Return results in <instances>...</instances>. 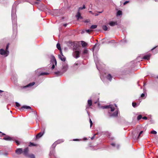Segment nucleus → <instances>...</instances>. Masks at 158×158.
Here are the masks:
<instances>
[{"mask_svg":"<svg viewBox=\"0 0 158 158\" xmlns=\"http://www.w3.org/2000/svg\"><path fill=\"white\" fill-rule=\"evenodd\" d=\"M16 106L17 107H19L20 106V104L18 102H15Z\"/></svg>","mask_w":158,"mask_h":158,"instance_id":"2f4dec72","label":"nucleus"},{"mask_svg":"<svg viewBox=\"0 0 158 158\" xmlns=\"http://www.w3.org/2000/svg\"><path fill=\"white\" fill-rule=\"evenodd\" d=\"M89 122L90 123V127H91L93 124V122L90 118L89 119Z\"/></svg>","mask_w":158,"mask_h":158,"instance_id":"c756f323","label":"nucleus"},{"mask_svg":"<svg viewBox=\"0 0 158 158\" xmlns=\"http://www.w3.org/2000/svg\"><path fill=\"white\" fill-rule=\"evenodd\" d=\"M95 46H96V45H95L93 47V50H94V49H95Z\"/></svg>","mask_w":158,"mask_h":158,"instance_id":"de8ad7c7","label":"nucleus"},{"mask_svg":"<svg viewBox=\"0 0 158 158\" xmlns=\"http://www.w3.org/2000/svg\"><path fill=\"white\" fill-rule=\"evenodd\" d=\"M3 91L1 90H0V93H1V92H3Z\"/></svg>","mask_w":158,"mask_h":158,"instance_id":"6e6d98bb","label":"nucleus"},{"mask_svg":"<svg viewBox=\"0 0 158 158\" xmlns=\"http://www.w3.org/2000/svg\"><path fill=\"white\" fill-rule=\"evenodd\" d=\"M44 133V130L43 132H41L38 134L36 136V137L37 139H39L42 137Z\"/></svg>","mask_w":158,"mask_h":158,"instance_id":"6e6552de","label":"nucleus"},{"mask_svg":"<svg viewBox=\"0 0 158 158\" xmlns=\"http://www.w3.org/2000/svg\"><path fill=\"white\" fill-rule=\"evenodd\" d=\"M156 78L158 79V76H157Z\"/></svg>","mask_w":158,"mask_h":158,"instance_id":"0e129e2a","label":"nucleus"},{"mask_svg":"<svg viewBox=\"0 0 158 158\" xmlns=\"http://www.w3.org/2000/svg\"><path fill=\"white\" fill-rule=\"evenodd\" d=\"M30 158H35V156L33 155H31L29 156Z\"/></svg>","mask_w":158,"mask_h":158,"instance_id":"473e14b6","label":"nucleus"},{"mask_svg":"<svg viewBox=\"0 0 158 158\" xmlns=\"http://www.w3.org/2000/svg\"><path fill=\"white\" fill-rule=\"evenodd\" d=\"M85 22H88V21H85Z\"/></svg>","mask_w":158,"mask_h":158,"instance_id":"69168bd1","label":"nucleus"},{"mask_svg":"<svg viewBox=\"0 0 158 158\" xmlns=\"http://www.w3.org/2000/svg\"><path fill=\"white\" fill-rule=\"evenodd\" d=\"M8 154L7 153H5L4 155H7Z\"/></svg>","mask_w":158,"mask_h":158,"instance_id":"864d4df0","label":"nucleus"},{"mask_svg":"<svg viewBox=\"0 0 158 158\" xmlns=\"http://www.w3.org/2000/svg\"><path fill=\"white\" fill-rule=\"evenodd\" d=\"M150 56L151 55L150 54H148L144 56L143 58L144 59L148 60L149 59Z\"/></svg>","mask_w":158,"mask_h":158,"instance_id":"f8f14e48","label":"nucleus"},{"mask_svg":"<svg viewBox=\"0 0 158 158\" xmlns=\"http://www.w3.org/2000/svg\"><path fill=\"white\" fill-rule=\"evenodd\" d=\"M85 5H83L82 7H79L78 8V11H79L80 10H82V9H85Z\"/></svg>","mask_w":158,"mask_h":158,"instance_id":"c85d7f7f","label":"nucleus"},{"mask_svg":"<svg viewBox=\"0 0 158 158\" xmlns=\"http://www.w3.org/2000/svg\"><path fill=\"white\" fill-rule=\"evenodd\" d=\"M56 61L54 56L52 57L51 60L50 65H52L51 69H52L55 68V65H56Z\"/></svg>","mask_w":158,"mask_h":158,"instance_id":"f257e3e1","label":"nucleus"},{"mask_svg":"<svg viewBox=\"0 0 158 158\" xmlns=\"http://www.w3.org/2000/svg\"><path fill=\"white\" fill-rule=\"evenodd\" d=\"M0 135H4L5 134L3 133H2L0 131Z\"/></svg>","mask_w":158,"mask_h":158,"instance_id":"a18cd8bd","label":"nucleus"},{"mask_svg":"<svg viewBox=\"0 0 158 158\" xmlns=\"http://www.w3.org/2000/svg\"><path fill=\"white\" fill-rule=\"evenodd\" d=\"M77 65V64H74V65H75H75Z\"/></svg>","mask_w":158,"mask_h":158,"instance_id":"bf43d9fd","label":"nucleus"},{"mask_svg":"<svg viewBox=\"0 0 158 158\" xmlns=\"http://www.w3.org/2000/svg\"><path fill=\"white\" fill-rule=\"evenodd\" d=\"M35 3H36V4H38V2H35Z\"/></svg>","mask_w":158,"mask_h":158,"instance_id":"13d9d810","label":"nucleus"},{"mask_svg":"<svg viewBox=\"0 0 158 158\" xmlns=\"http://www.w3.org/2000/svg\"><path fill=\"white\" fill-rule=\"evenodd\" d=\"M76 16L77 18V19H81L82 18V17L81 16V15L80 12H79V11H78L77 12V15H76Z\"/></svg>","mask_w":158,"mask_h":158,"instance_id":"ddd939ff","label":"nucleus"},{"mask_svg":"<svg viewBox=\"0 0 158 158\" xmlns=\"http://www.w3.org/2000/svg\"><path fill=\"white\" fill-rule=\"evenodd\" d=\"M35 145H34V144L32 143H30V145L29 146H34Z\"/></svg>","mask_w":158,"mask_h":158,"instance_id":"79ce46f5","label":"nucleus"},{"mask_svg":"<svg viewBox=\"0 0 158 158\" xmlns=\"http://www.w3.org/2000/svg\"><path fill=\"white\" fill-rule=\"evenodd\" d=\"M122 41L123 42H124V43H126L127 42V41H126V39H123V40Z\"/></svg>","mask_w":158,"mask_h":158,"instance_id":"a19ab883","label":"nucleus"},{"mask_svg":"<svg viewBox=\"0 0 158 158\" xmlns=\"http://www.w3.org/2000/svg\"><path fill=\"white\" fill-rule=\"evenodd\" d=\"M103 109L110 108L111 111H113L114 110V107L113 105H109L108 106H105L102 107Z\"/></svg>","mask_w":158,"mask_h":158,"instance_id":"7ed1b4c3","label":"nucleus"},{"mask_svg":"<svg viewBox=\"0 0 158 158\" xmlns=\"http://www.w3.org/2000/svg\"><path fill=\"white\" fill-rule=\"evenodd\" d=\"M109 25L111 26H113L115 25H117V23L116 22H110L109 23Z\"/></svg>","mask_w":158,"mask_h":158,"instance_id":"4468645a","label":"nucleus"},{"mask_svg":"<svg viewBox=\"0 0 158 158\" xmlns=\"http://www.w3.org/2000/svg\"><path fill=\"white\" fill-rule=\"evenodd\" d=\"M80 52L78 51H76L73 53V56L76 58H77L79 57Z\"/></svg>","mask_w":158,"mask_h":158,"instance_id":"0eeeda50","label":"nucleus"},{"mask_svg":"<svg viewBox=\"0 0 158 158\" xmlns=\"http://www.w3.org/2000/svg\"><path fill=\"white\" fill-rule=\"evenodd\" d=\"M97 25H93L90 27V28L92 29H94L97 28Z\"/></svg>","mask_w":158,"mask_h":158,"instance_id":"b1692460","label":"nucleus"},{"mask_svg":"<svg viewBox=\"0 0 158 158\" xmlns=\"http://www.w3.org/2000/svg\"><path fill=\"white\" fill-rule=\"evenodd\" d=\"M142 118V116L141 115H139L137 118V119L138 120H139Z\"/></svg>","mask_w":158,"mask_h":158,"instance_id":"cd10ccee","label":"nucleus"},{"mask_svg":"<svg viewBox=\"0 0 158 158\" xmlns=\"http://www.w3.org/2000/svg\"><path fill=\"white\" fill-rule=\"evenodd\" d=\"M132 106L133 107H135L136 103L133 102L132 103Z\"/></svg>","mask_w":158,"mask_h":158,"instance_id":"72a5a7b5","label":"nucleus"},{"mask_svg":"<svg viewBox=\"0 0 158 158\" xmlns=\"http://www.w3.org/2000/svg\"><path fill=\"white\" fill-rule=\"evenodd\" d=\"M2 154V151H0V154Z\"/></svg>","mask_w":158,"mask_h":158,"instance_id":"3c124183","label":"nucleus"},{"mask_svg":"<svg viewBox=\"0 0 158 158\" xmlns=\"http://www.w3.org/2000/svg\"><path fill=\"white\" fill-rule=\"evenodd\" d=\"M89 13H92V12L91 11H89Z\"/></svg>","mask_w":158,"mask_h":158,"instance_id":"052dcab7","label":"nucleus"},{"mask_svg":"<svg viewBox=\"0 0 158 158\" xmlns=\"http://www.w3.org/2000/svg\"><path fill=\"white\" fill-rule=\"evenodd\" d=\"M92 31V30H86V31L87 33H89L90 32H91Z\"/></svg>","mask_w":158,"mask_h":158,"instance_id":"f704fd0d","label":"nucleus"},{"mask_svg":"<svg viewBox=\"0 0 158 158\" xmlns=\"http://www.w3.org/2000/svg\"><path fill=\"white\" fill-rule=\"evenodd\" d=\"M48 74V73H41L40 75V76H41V75H47Z\"/></svg>","mask_w":158,"mask_h":158,"instance_id":"a878e982","label":"nucleus"},{"mask_svg":"<svg viewBox=\"0 0 158 158\" xmlns=\"http://www.w3.org/2000/svg\"><path fill=\"white\" fill-rule=\"evenodd\" d=\"M143 119L145 120H146L147 119V118L146 117L144 116L143 118Z\"/></svg>","mask_w":158,"mask_h":158,"instance_id":"37998d69","label":"nucleus"},{"mask_svg":"<svg viewBox=\"0 0 158 158\" xmlns=\"http://www.w3.org/2000/svg\"><path fill=\"white\" fill-rule=\"evenodd\" d=\"M15 143H16V144L18 145L19 144V141L17 140L15 141Z\"/></svg>","mask_w":158,"mask_h":158,"instance_id":"4c0bfd02","label":"nucleus"},{"mask_svg":"<svg viewBox=\"0 0 158 158\" xmlns=\"http://www.w3.org/2000/svg\"><path fill=\"white\" fill-rule=\"evenodd\" d=\"M143 133V131H141L139 133V135L138 137V138H139V136H140V135L142 134Z\"/></svg>","mask_w":158,"mask_h":158,"instance_id":"c9c22d12","label":"nucleus"},{"mask_svg":"<svg viewBox=\"0 0 158 158\" xmlns=\"http://www.w3.org/2000/svg\"><path fill=\"white\" fill-rule=\"evenodd\" d=\"M9 53L8 50H5L2 49L0 50V54L1 55L4 56H8Z\"/></svg>","mask_w":158,"mask_h":158,"instance_id":"f03ea898","label":"nucleus"},{"mask_svg":"<svg viewBox=\"0 0 158 158\" xmlns=\"http://www.w3.org/2000/svg\"><path fill=\"white\" fill-rule=\"evenodd\" d=\"M122 11L120 10H119L117 12V15H122Z\"/></svg>","mask_w":158,"mask_h":158,"instance_id":"bb28decb","label":"nucleus"},{"mask_svg":"<svg viewBox=\"0 0 158 158\" xmlns=\"http://www.w3.org/2000/svg\"><path fill=\"white\" fill-rule=\"evenodd\" d=\"M105 77L106 76V78L107 79L109 80L110 81H111V80L112 79V77L110 74H108L107 75H106V74H105Z\"/></svg>","mask_w":158,"mask_h":158,"instance_id":"9d476101","label":"nucleus"},{"mask_svg":"<svg viewBox=\"0 0 158 158\" xmlns=\"http://www.w3.org/2000/svg\"><path fill=\"white\" fill-rule=\"evenodd\" d=\"M95 135L93 137L91 138V139H93L94 138Z\"/></svg>","mask_w":158,"mask_h":158,"instance_id":"8fccbe9b","label":"nucleus"},{"mask_svg":"<svg viewBox=\"0 0 158 158\" xmlns=\"http://www.w3.org/2000/svg\"><path fill=\"white\" fill-rule=\"evenodd\" d=\"M128 2H128V1H126V2H125L123 4H124V5H125L127 3H128Z\"/></svg>","mask_w":158,"mask_h":158,"instance_id":"c03bdc74","label":"nucleus"},{"mask_svg":"<svg viewBox=\"0 0 158 158\" xmlns=\"http://www.w3.org/2000/svg\"><path fill=\"white\" fill-rule=\"evenodd\" d=\"M114 106L116 107H117V106L115 104H114Z\"/></svg>","mask_w":158,"mask_h":158,"instance_id":"680f3d73","label":"nucleus"},{"mask_svg":"<svg viewBox=\"0 0 158 158\" xmlns=\"http://www.w3.org/2000/svg\"><path fill=\"white\" fill-rule=\"evenodd\" d=\"M9 48V44H8L6 47V50L7 51V50H8V48Z\"/></svg>","mask_w":158,"mask_h":158,"instance_id":"58836bf2","label":"nucleus"},{"mask_svg":"<svg viewBox=\"0 0 158 158\" xmlns=\"http://www.w3.org/2000/svg\"><path fill=\"white\" fill-rule=\"evenodd\" d=\"M67 25V24H64V27H66Z\"/></svg>","mask_w":158,"mask_h":158,"instance_id":"5fc2aeb1","label":"nucleus"},{"mask_svg":"<svg viewBox=\"0 0 158 158\" xmlns=\"http://www.w3.org/2000/svg\"><path fill=\"white\" fill-rule=\"evenodd\" d=\"M54 73L56 75H60V72L59 71H57V72H54Z\"/></svg>","mask_w":158,"mask_h":158,"instance_id":"393cba45","label":"nucleus"},{"mask_svg":"<svg viewBox=\"0 0 158 158\" xmlns=\"http://www.w3.org/2000/svg\"><path fill=\"white\" fill-rule=\"evenodd\" d=\"M22 148H18L15 151V152L18 154H20L23 152Z\"/></svg>","mask_w":158,"mask_h":158,"instance_id":"1a4fd4ad","label":"nucleus"},{"mask_svg":"<svg viewBox=\"0 0 158 158\" xmlns=\"http://www.w3.org/2000/svg\"><path fill=\"white\" fill-rule=\"evenodd\" d=\"M88 104L89 106H90L92 105V101L91 100H89L88 101Z\"/></svg>","mask_w":158,"mask_h":158,"instance_id":"4be33fe9","label":"nucleus"},{"mask_svg":"<svg viewBox=\"0 0 158 158\" xmlns=\"http://www.w3.org/2000/svg\"><path fill=\"white\" fill-rule=\"evenodd\" d=\"M156 47H154V48H152V50H153Z\"/></svg>","mask_w":158,"mask_h":158,"instance_id":"4d7b16f0","label":"nucleus"},{"mask_svg":"<svg viewBox=\"0 0 158 158\" xmlns=\"http://www.w3.org/2000/svg\"><path fill=\"white\" fill-rule=\"evenodd\" d=\"M81 44L83 47H85L87 46V44L84 41H81Z\"/></svg>","mask_w":158,"mask_h":158,"instance_id":"6ab92c4d","label":"nucleus"},{"mask_svg":"<svg viewBox=\"0 0 158 158\" xmlns=\"http://www.w3.org/2000/svg\"><path fill=\"white\" fill-rule=\"evenodd\" d=\"M35 84V82H32L31 83L25 86L24 87L26 88L27 87H29L30 86H32L33 85H34Z\"/></svg>","mask_w":158,"mask_h":158,"instance_id":"dca6fc26","label":"nucleus"},{"mask_svg":"<svg viewBox=\"0 0 158 158\" xmlns=\"http://www.w3.org/2000/svg\"><path fill=\"white\" fill-rule=\"evenodd\" d=\"M16 11V9L15 8H13L12 10V19L13 18L15 19L16 17V15L15 14V12Z\"/></svg>","mask_w":158,"mask_h":158,"instance_id":"39448f33","label":"nucleus"},{"mask_svg":"<svg viewBox=\"0 0 158 158\" xmlns=\"http://www.w3.org/2000/svg\"><path fill=\"white\" fill-rule=\"evenodd\" d=\"M28 152V148H25L23 151V153L25 156H27V153Z\"/></svg>","mask_w":158,"mask_h":158,"instance_id":"2eb2a0df","label":"nucleus"},{"mask_svg":"<svg viewBox=\"0 0 158 158\" xmlns=\"http://www.w3.org/2000/svg\"><path fill=\"white\" fill-rule=\"evenodd\" d=\"M68 68L67 64L64 63L63 64V68L62 70V73H63L65 72L67 70Z\"/></svg>","mask_w":158,"mask_h":158,"instance_id":"20e7f679","label":"nucleus"},{"mask_svg":"<svg viewBox=\"0 0 158 158\" xmlns=\"http://www.w3.org/2000/svg\"><path fill=\"white\" fill-rule=\"evenodd\" d=\"M141 96L142 98H143L145 96V94L143 93L142 94Z\"/></svg>","mask_w":158,"mask_h":158,"instance_id":"e433bc0d","label":"nucleus"},{"mask_svg":"<svg viewBox=\"0 0 158 158\" xmlns=\"http://www.w3.org/2000/svg\"><path fill=\"white\" fill-rule=\"evenodd\" d=\"M88 53V50L86 48H85L83 52L84 54H86Z\"/></svg>","mask_w":158,"mask_h":158,"instance_id":"412c9836","label":"nucleus"},{"mask_svg":"<svg viewBox=\"0 0 158 158\" xmlns=\"http://www.w3.org/2000/svg\"><path fill=\"white\" fill-rule=\"evenodd\" d=\"M118 114V110H116L111 115L112 116L115 117L117 116Z\"/></svg>","mask_w":158,"mask_h":158,"instance_id":"a211bd4d","label":"nucleus"},{"mask_svg":"<svg viewBox=\"0 0 158 158\" xmlns=\"http://www.w3.org/2000/svg\"><path fill=\"white\" fill-rule=\"evenodd\" d=\"M102 29L104 31H107V30L108 28L107 27L106 25H103L102 27Z\"/></svg>","mask_w":158,"mask_h":158,"instance_id":"5701e85b","label":"nucleus"},{"mask_svg":"<svg viewBox=\"0 0 158 158\" xmlns=\"http://www.w3.org/2000/svg\"><path fill=\"white\" fill-rule=\"evenodd\" d=\"M56 47H57V48L60 51H60H61L60 44L58 43L56 45Z\"/></svg>","mask_w":158,"mask_h":158,"instance_id":"aec40b11","label":"nucleus"},{"mask_svg":"<svg viewBox=\"0 0 158 158\" xmlns=\"http://www.w3.org/2000/svg\"><path fill=\"white\" fill-rule=\"evenodd\" d=\"M151 133L152 134H156V132L155 131H151Z\"/></svg>","mask_w":158,"mask_h":158,"instance_id":"7c9ffc66","label":"nucleus"},{"mask_svg":"<svg viewBox=\"0 0 158 158\" xmlns=\"http://www.w3.org/2000/svg\"><path fill=\"white\" fill-rule=\"evenodd\" d=\"M3 139L8 141H11L12 140V138L7 136L4 137Z\"/></svg>","mask_w":158,"mask_h":158,"instance_id":"9b49d317","label":"nucleus"},{"mask_svg":"<svg viewBox=\"0 0 158 158\" xmlns=\"http://www.w3.org/2000/svg\"><path fill=\"white\" fill-rule=\"evenodd\" d=\"M111 145L113 146H114L115 144L114 143H111Z\"/></svg>","mask_w":158,"mask_h":158,"instance_id":"603ef678","label":"nucleus"},{"mask_svg":"<svg viewBox=\"0 0 158 158\" xmlns=\"http://www.w3.org/2000/svg\"><path fill=\"white\" fill-rule=\"evenodd\" d=\"M60 55H58L59 58L62 61H64L66 60V58L63 55L62 51H60Z\"/></svg>","mask_w":158,"mask_h":158,"instance_id":"423d86ee","label":"nucleus"},{"mask_svg":"<svg viewBox=\"0 0 158 158\" xmlns=\"http://www.w3.org/2000/svg\"><path fill=\"white\" fill-rule=\"evenodd\" d=\"M101 77V79L102 80H103V76H101V77Z\"/></svg>","mask_w":158,"mask_h":158,"instance_id":"49530a36","label":"nucleus"},{"mask_svg":"<svg viewBox=\"0 0 158 158\" xmlns=\"http://www.w3.org/2000/svg\"><path fill=\"white\" fill-rule=\"evenodd\" d=\"M60 141L59 140V141H57L56 142H55V143L53 144V145H54L55 144H56L57 143H60V142H59V141Z\"/></svg>","mask_w":158,"mask_h":158,"instance_id":"ea45409f","label":"nucleus"},{"mask_svg":"<svg viewBox=\"0 0 158 158\" xmlns=\"http://www.w3.org/2000/svg\"><path fill=\"white\" fill-rule=\"evenodd\" d=\"M22 109H31V108L30 106H23L21 107Z\"/></svg>","mask_w":158,"mask_h":158,"instance_id":"f3484780","label":"nucleus"},{"mask_svg":"<svg viewBox=\"0 0 158 158\" xmlns=\"http://www.w3.org/2000/svg\"><path fill=\"white\" fill-rule=\"evenodd\" d=\"M79 140L77 139H73V141H76V140Z\"/></svg>","mask_w":158,"mask_h":158,"instance_id":"09e8293b","label":"nucleus"},{"mask_svg":"<svg viewBox=\"0 0 158 158\" xmlns=\"http://www.w3.org/2000/svg\"><path fill=\"white\" fill-rule=\"evenodd\" d=\"M95 15V16H97V15H97V14H95V15Z\"/></svg>","mask_w":158,"mask_h":158,"instance_id":"e2e57ef3","label":"nucleus"}]
</instances>
